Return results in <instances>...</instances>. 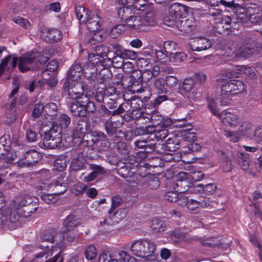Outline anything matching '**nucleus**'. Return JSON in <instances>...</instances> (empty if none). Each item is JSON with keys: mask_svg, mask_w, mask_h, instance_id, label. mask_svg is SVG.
Segmentation results:
<instances>
[{"mask_svg": "<svg viewBox=\"0 0 262 262\" xmlns=\"http://www.w3.org/2000/svg\"><path fill=\"white\" fill-rule=\"evenodd\" d=\"M236 18L247 26L262 25V14L260 8L256 4H251L246 8L238 7L233 8Z\"/></svg>", "mask_w": 262, "mask_h": 262, "instance_id": "nucleus-1", "label": "nucleus"}, {"mask_svg": "<svg viewBox=\"0 0 262 262\" xmlns=\"http://www.w3.org/2000/svg\"><path fill=\"white\" fill-rule=\"evenodd\" d=\"M31 197L25 193H19L14 200L12 204V211L10 214V220L11 222H15L18 219L15 217V213L17 214L18 217H27L30 215V213L34 212V211L25 210L24 207H27L28 204L32 201Z\"/></svg>", "mask_w": 262, "mask_h": 262, "instance_id": "nucleus-2", "label": "nucleus"}, {"mask_svg": "<svg viewBox=\"0 0 262 262\" xmlns=\"http://www.w3.org/2000/svg\"><path fill=\"white\" fill-rule=\"evenodd\" d=\"M130 249L132 253L139 257H152L156 250L154 242L147 239H139L132 242Z\"/></svg>", "mask_w": 262, "mask_h": 262, "instance_id": "nucleus-3", "label": "nucleus"}, {"mask_svg": "<svg viewBox=\"0 0 262 262\" xmlns=\"http://www.w3.org/2000/svg\"><path fill=\"white\" fill-rule=\"evenodd\" d=\"M68 187V184L65 182L62 177H59L52 181H43L36 186L37 190L50 191L53 192V194H62L67 191Z\"/></svg>", "mask_w": 262, "mask_h": 262, "instance_id": "nucleus-4", "label": "nucleus"}, {"mask_svg": "<svg viewBox=\"0 0 262 262\" xmlns=\"http://www.w3.org/2000/svg\"><path fill=\"white\" fill-rule=\"evenodd\" d=\"M56 232L55 230H51L50 231H46L41 236V242L39 244V248L40 249L42 250L43 251L41 252L36 255L33 262H38V259L40 257H43L46 255V258L49 256H52L53 254V248L52 246H49L46 243L53 244L55 242V237L56 236Z\"/></svg>", "mask_w": 262, "mask_h": 262, "instance_id": "nucleus-5", "label": "nucleus"}, {"mask_svg": "<svg viewBox=\"0 0 262 262\" xmlns=\"http://www.w3.org/2000/svg\"><path fill=\"white\" fill-rule=\"evenodd\" d=\"M61 132L58 127L55 128V126H52L48 131L44 133V137L41 142L39 143V146L42 148L54 149L61 143Z\"/></svg>", "mask_w": 262, "mask_h": 262, "instance_id": "nucleus-6", "label": "nucleus"}, {"mask_svg": "<svg viewBox=\"0 0 262 262\" xmlns=\"http://www.w3.org/2000/svg\"><path fill=\"white\" fill-rule=\"evenodd\" d=\"M252 127L249 122L239 123V119L236 115L230 116V141L236 142L245 133Z\"/></svg>", "mask_w": 262, "mask_h": 262, "instance_id": "nucleus-7", "label": "nucleus"}, {"mask_svg": "<svg viewBox=\"0 0 262 262\" xmlns=\"http://www.w3.org/2000/svg\"><path fill=\"white\" fill-rule=\"evenodd\" d=\"M187 7L180 3L172 4L169 9V14L164 18V24L173 27L176 23L183 18L186 14Z\"/></svg>", "mask_w": 262, "mask_h": 262, "instance_id": "nucleus-8", "label": "nucleus"}, {"mask_svg": "<svg viewBox=\"0 0 262 262\" xmlns=\"http://www.w3.org/2000/svg\"><path fill=\"white\" fill-rule=\"evenodd\" d=\"M218 85L221 88L219 95V103L226 106L229 102V76L228 71H222L220 77L217 79Z\"/></svg>", "mask_w": 262, "mask_h": 262, "instance_id": "nucleus-9", "label": "nucleus"}, {"mask_svg": "<svg viewBox=\"0 0 262 262\" xmlns=\"http://www.w3.org/2000/svg\"><path fill=\"white\" fill-rule=\"evenodd\" d=\"M63 86L71 99L82 100V97L87 96L84 94V84L81 81H65Z\"/></svg>", "mask_w": 262, "mask_h": 262, "instance_id": "nucleus-10", "label": "nucleus"}, {"mask_svg": "<svg viewBox=\"0 0 262 262\" xmlns=\"http://www.w3.org/2000/svg\"><path fill=\"white\" fill-rule=\"evenodd\" d=\"M262 49V47L259 45L256 46L254 43L246 45L241 47L232 55L233 59L235 60H239L249 58L252 55L256 53H259Z\"/></svg>", "mask_w": 262, "mask_h": 262, "instance_id": "nucleus-11", "label": "nucleus"}, {"mask_svg": "<svg viewBox=\"0 0 262 262\" xmlns=\"http://www.w3.org/2000/svg\"><path fill=\"white\" fill-rule=\"evenodd\" d=\"M38 54L32 51L20 57L18 64L19 70L24 73L34 69V61Z\"/></svg>", "mask_w": 262, "mask_h": 262, "instance_id": "nucleus-12", "label": "nucleus"}, {"mask_svg": "<svg viewBox=\"0 0 262 262\" xmlns=\"http://www.w3.org/2000/svg\"><path fill=\"white\" fill-rule=\"evenodd\" d=\"M190 49L193 51L200 52L206 50L212 46L211 41L204 36L193 38L189 42Z\"/></svg>", "mask_w": 262, "mask_h": 262, "instance_id": "nucleus-13", "label": "nucleus"}, {"mask_svg": "<svg viewBox=\"0 0 262 262\" xmlns=\"http://www.w3.org/2000/svg\"><path fill=\"white\" fill-rule=\"evenodd\" d=\"M18 61L17 57L14 55L7 56L0 64V76H2L5 71L10 72L16 67Z\"/></svg>", "mask_w": 262, "mask_h": 262, "instance_id": "nucleus-14", "label": "nucleus"}, {"mask_svg": "<svg viewBox=\"0 0 262 262\" xmlns=\"http://www.w3.org/2000/svg\"><path fill=\"white\" fill-rule=\"evenodd\" d=\"M41 37L48 42H57L62 38V34L56 29L45 28L41 31Z\"/></svg>", "mask_w": 262, "mask_h": 262, "instance_id": "nucleus-15", "label": "nucleus"}, {"mask_svg": "<svg viewBox=\"0 0 262 262\" xmlns=\"http://www.w3.org/2000/svg\"><path fill=\"white\" fill-rule=\"evenodd\" d=\"M179 90L182 94L187 95L188 97L191 99H193L196 94L194 82L192 79H185Z\"/></svg>", "mask_w": 262, "mask_h": 262, "instance_id": "nucleus-16", "label": "nucleus"}, {"mask_svg": "<svg viewBox=\"0 0 262 262\" xmlns=\"http://www.w3.org/2000/svg\"><path fill=\"white\" fill-rule=\"evenodd\" d=\"M85 20V23H83L86 24L88 30L89 31L94 32L99 29L100 27V17L97 14L90 13Z\"/></svg>", "mask_w": 262, "mask_h": 262, "instance_id": "nucleus-17", "label": "nucleus"}, {"mask_svg": "<svg viewBox=\"0 0 262 262\" xmlns=\"http://www.w3.org/2000/svg\"><path fill=\"white\" fill-rule=\"evenodd\" d=\"M194 26V22L192 18L187 19L184 16L174 25L181 32L188 33L191 32Z\"/></svg>", "mask_w": 262, "mask_h": 262, "instance_id": "nucleus-18", "label": "nucleus"}, {"mask_svg": "<svg viewBox=\"0 0 262 262\" xmlns=\"http://www.w3.org/2000/svg\"><path fill=\"white\" fill-rule=\"evenodd\" d=\"M83 72V67L79 63H74L70 68L66 81H80V76Z\"/></svg>", "mask_w": 262, "mask_h": 262, "instance_id": "nucleus-19", "label": "nucleus"}, {"mask_svg": "<svg viewBox=\"0 0 262 262\" xmlns=\"http://www.w3.org/2000/svg\"><path fill=\"white\" fill-rule=\"evenodd\" d=\"M125 23L129 29L133 30L140 29L146 26L143 18L140 15H129Z\"/></svg>", "mask_w": 262, "mask_h": 262, "instance_id": "nucleus-20", "label": "nucleus"}, {"mask_svg": "<svg viewBox=\"0 0 262 262\" xmlns=\"http://www.w3.org/2000/svg\"><path fill=\"white\" fill-rule=\"evenodd\" d=\"M83 73L85 78L88 79L91 83L98 80V74L97 73V69L93 66L87 64L83 66Z\"/></svg>", "mask_w": 262, "mask_h": 262, "instance_id": "nucleus-21", "label": "nucleus"}, {"mask_svg": "<svg viewBox=\"0 0 262 262\" xmlns=\"http://www.w3.org/2000/svg\"><path fill=\"white\" fill-rule=\"evenodd\" d=\"M130 76L124 77L122 78L121 84L124 88H127L132 86L135 84V81H132L133 78L135 80L140 81V78L142 77V72L141 71L134 70L132 72Z\"/></svg>", "mask_w": 262, "mask_h": 262, "instance_id": "nucleus-22", "label": "nucleus"}, {"mask_svg": "<svg viewBox=\"0 0 262 262\" xmlns=\"http://www.w3.org/2000/svg\"><path fill=\"white\" fill-rule=\"evenodd\" d=\"M81 99L76 100L75 102L72 103L70 106V111L75 116L84 117L86 116L84 104L81 103Z\"/></svg>", "mask_w": 262, "mask_h": 262, "instance_id": "nucleus-23", "label": "nucleus"}, {"mask_svg": "<svg viewBox=\"0 0 262 262\" xmlns=\"http://www.w3.org/2000/svg\"><path fill=\"white\" fill-rule=\"evenodd\" d=\"M71 122V118L66 114H61L59 116L56 120V122H53V125L55 126V128L56 129L57 127L61 130L62 129L67 128Z\"/></svg>", "mask_w": 262, "mask_h": 262, "instance_id": "nucleus-24", "label": "nucleus"}, {"mask_svg": "<svg viewBox=\"0 0 262 262\" xmlns=\"http://www.w3.org/2000/svg\"><path fill=\"white\" fill-rule=\"evenodd\" d=\"M208 107L212 114L219 117L224 124H228L229 123V117L228 116V112L227 110H225L221 113H218L216 105L213 102L210 103L208 104Z\"/></svg>", "mask_w": 262, "mask_h": 262, "instance_id": "nucleus-25", "label": "nucleus"}, {"mask_svg": "<svg viewBox=\"0 0 262 262\" xmlns=\"http://www.w3.org/2000/svg\"><path fill=\"white\" fill-rule=\"evenodd\" d=\"M80 224L79 219L73 215H68L63 222V225L69 231L73 230Z\"/></svg>", "mask_w": 262, "mask_h": 262, "instance_id": "nucleus-26", "label": "nucleus"}, {"mask_svg": "<svg viewBox=\"0 0 262 262\" xmlns=\"http://www.w3.org/2000/svg\"><path fill=\"white\" fill-rule=\"evenodd\" d=\"M88 130V125L84 121L79 122L74 131V136L75 138L82 139L85 133Z\"/></svg>", "mask_w": 262, "mask_h": 262, "instance_id": "nucleus-27", "label": "nucleus"}, {"mask_svg": "<svg viewBox=\"0 0 262 262\" xmlns=\"http://www.w3.org/2000/svg\"><path fill=\"white\" fill-rule=\"evenodd\" d=\"M25 159H27V164L31 166L35 164L40 159L39 153L35 150H30L24 153Z\"/></svg>", "mask_w": 262, "mask_h": 262, "instance_id": "nucleus-28", "label": "nucleus"}, {"mask_svg": "<svg viewBox=\"0 0 262 262\" xmlns=\"http://www.w3.org/2000/svg\"><path fill=\"white\" fill-rule=\"evenodd\" d=\"M150 227L155 233L162 232L165 230V224L157 218H154L151 220Z\"/></svg>", "mask_w": 262, "mask_h": 262, "instance_id": "nucleus-29", "label": "nucleus"}, {"mask_svg": "<svg viewBox=\"0 0 262 262\" xmlns=\"http://www.w3.org/2000/svg\"><path fill=\"white\" fill-rule=\"evenodd\" d=\"M246 86L242 81L237 80H230V93L233 94L242 93L245 90Z\"/></svg>", "mask_w": 262, "mask_h": 262, "instance_id": "nucleus-30", "label": "nucleus"}, {"mask_svg": "<svg viewBox=\"0 0 262 262\" xmlns=\"http://www.w3.org/2000/svg\"><path fill=\"white\" fill-rule=\"evenodd\" d=\"M190 185L191 183L189 180H176L174 188L177 189V191L179 193H183L189 190Z\"/></svg>", "mask_w": 262, "mask_h": 262, "instance_id": "nucleus-31", "label": "nucleus"}, {"mask_svg": "<svg viewBox=\"0 0 262 262\" xmlns=\"http://www.w3.org/2000/svg\"><path fill=\"white\" fill-rule=\"evenodd\" d=\"M89 62L86 64L93 66L94 67L102 65L103 66V62L104 58H103L101 56L95 52L91 53L88 56Z\"/></svg>", "mask_w": 262, "mask_h": 262, "instance_id": "nucleus-32", "label": "nucleus"}, {"mask_svg": "<svg viewBox=\"0 0 262 262\" xmlns=\"http://www.w3.org/2000/svg\"><path fill=\"white\" fill-rule=\"evenodd\" d=\"M75 13L77 19L82 24L85 23V19L91 12L89 11L86 12L83 7L79 6L76 7Z\"/></svg>", "mask_w": 262, "mask_h": 262, "instance_id": "nucleus-33", "label": "nucleus"}, {"mask_svg": "<svg viewBox=\"0 0 262 262\" xmlns=\"http://www.w3.org/2000/svg\"><path fill=\"white\" fill-rule=\"evenodd\" d=\"M115 258H117L120 262H136V259L132 257L126 251H119L116 255Z\"/></svg>", "mask_w": 262, "mask_h": 262, "instance_id": "nucleus-34", "label": "nucleus"}, {"mask_svg": "<svg viewBox=\"0 0 262 262\" xmlns=\"http://www.w3.org/2000/svg\"><path fill=\"white\" fill-rule=\"evenodd\" d=\"M189 127L183 129L181 133L182 139L186 142H193L196 140V135L194 132H190Z\"/></svg>", "mask_w": 262, "mask_h": 262, "instance_id": "nucleus-35", "label": "nucleus"}, {"mask_svg": "<svg viewBox=\"0 0 262 262\" xmlns=\"http://www.w3.org/2000/svg\"><path fill=\"white\" fill-rule=\"evenodd\" d=\"M119 54V57L123 59H133L134 60L137 57V53L134 51L130 50H126L123 49L122 52H118Z\"/></svg>", "mask_w": 262, "mask_h": 262, "instance_id": "nucleus-36", "label": "nucleus"}, {"mask_svg": "<svg viewBox=\"0 0 262 262\" xmlns=\"http://www.w3.org/2000/svg\"><path fill=\"white\" fill-rule=\"evenodd\" d=\"M81 103H84L86 115L88 113H93L96 110L95 104L92 101H90L88 96L82 97Z\"/></svg>", "mask_w": 262, "mask_h": 262, "instance_id": "nucleus-37", "label": "nucleus"}, {"mask_svg": "<svg viewBox=\"0 0 262 262\" xmlns=\"http://www.w3.org/2000/svg\"><path fill=\"white\" fill-rule=\"evenodd\" d=\"M57 110V107L56 104L53 102H50L47 104L44 108L46 115L51 117V120H52L53 117L56 115Z\"/></svg>", "mask_w": 262, "mask_h": 262, "instance_id": "nucleus-38", "label": "nucleus"}, {"mask_svg": "<svg viewBox=\"0 0 262 262\" xmlns=\"http://www.w3.org/2000/svg\"><path fill=\"white\" fill-rule=\"evenodd\" d=\"M126 29L125 26L123 24H118L112 28L110 31V35L115 38L119 36Z\"/></svg>", "mask_w": 262, "mask_h": 262, "instance_id": "nucleus-39", "label": "nucleus"}, {"mask_svg": "<svg viewBox=\"0 0 262 262\" xmlns=\"http://www.w3.org/2000/svg\"><path fill=\"white\" fill-rule=\"evenodd\" d=\"M171 236L172 237H174L178 240H184L187 242H191L192 241L198 239L197 237L186 236V235L184 233L180 232L179 231L172 232L171 233Z\"/></svg>", "mask_w": 262, "mask_h": 262, "instance_id": "nucleus-40", "label": "nucleus"}, {"mask_svg": "<svg viewBox=\"0 0 262 262\" xmlns=\"http://www.w3.org/2000/svg\"><path fill=\"white\" fill-rule=\"evenodd\" d=\"M116 63L118 67H122L123 72L126 74H130L135 70L134 64L131 62L128 61L122 63V61L118 62L117 61Z\"/></svg>", "mask_w": 262, "mask_h": 262, "instance_id": "nucleus-41", "label": "nucleus"}, {"mask_svg": "<svg viewBox=\"0 0 262 262\" xmlns=\"http://www.w3.org/2000/svg\"><path fill=\"white\" fill-rule=\"evenodd\" d=\"M131 13V10L127 7H122L118 9V16L126 23L128 19L129 14Z\"/></svg>", "mask_w": 262, "mask_h": 262, "instance_id": "nucleus-42", "label": "nucleus"}, {"mask_svg": "<svg viewBox=\"0 0 262 262\" xmlns=\"http://www.w3.org/2000/svg\"><path fill=\"white\" fill-rule=\"evenodd\" d=\"M165 80L163 78L156 79L154 82V87L158 91L159 93L163 94L167 92V90L164 88Z\"/></svg>", "mask_w": 262, "mask_h": 262, "instance_id": "nucleus-43", "label": "nucleus"}, {"mask_svg": "<svg viewBox=\"0 0 262 262\" xmlns=\"http://www.w3.org/2000/svg\"><path fill=\"white\" fill-rule=\"evenodd\" d=\"M237 70L244 73L246 75L252 79L256 78V75L253 70L250 67H246L243 66L236 67Z\"/></svg>", "mask_w": 262, "mask_h": 262, "instance_id": "nucleus-44", "label": "nucleus"}, {"mask_svg": "<svg viewBox=\"0 0 262 262\" xmlns=\"http://www.w3.org/2000/svg\"><path fill=\"white\" fill-rule=\"evenodd\" d=\"M84 255L87 259H93L97 255L96 248L92 245L88 246L85 249Z\"/></svg>", "mask_w": 262, "mask_h": 262, "instance_id": "nucleus-45", "label": "nucleus"}, {"mask_svg": "<svg viewBox=\"0 0 262 262\" xmlns=\"http://www.w3.org/2000/svg\"><path fill=\"white\" fill-rule=\"evenodd\" d=\"M94 52L104 58L107 56L108 53L110 52V48L104 45H98L95 47Z\"/></svg>", "mask_w": 262, "mask_h": 262, "instance_id": "nucleus-46", "label": "nucleus"}, {"mask_svg": "<svg viewBox=\"0 0 262 262\" xmlns=\"http://www.w3.org/2000/svg\"><path fill=\"white\" fill-rule=\"evenodd\" d=\"M177 45L173 41H168L164 43V48L167 55L171 56L173 54V51H176Z\"/></svg>", "mask_w": 262, "mask_h": 262, "instance_id": "nucleus-47", "label": "nucleus"}, {"mask_svg": "<svg viewBox=\"0 0 262 262\" xmlns=\"http://www.w3.org/2000/svg\"><path fill=\"white\" fill-rule=\"evenodd\" d=\"M117 124L115 122H112L110 120H107L105 123V128L106 133L108 135H114L117 129Z\"/></svg>", "mask_w": 262, "mask_h": 262, "instance_id": "nucleus-48", "label": "nucleus"}, {"mask_svg": "<svg viewBox=\"0 0 262 262\" xmlns=\"http://www.w3.org/2000/svg\"><path fill=\"white\" fill-rule=\"evenodd\" d=\"M240 159L239 164L241 168L244 170H248L249 167L248 155L247 154L241 153Z\"/></svg>", "mask_w": 262, "mask_h": 262, "instance_id": "nucleus-49", "label": "nucleus"}, {"mask_svg": "<svg viewBox=\"0 0 262 262\" xmlns=\"http://www.w3.org/2000/svg\"><path fill=\"white\" fill-rule=\"evenodd\" d=\"M147 118L158 125L160 123L161 120H162V117L157 111H153L150 115H149Z\"/></svg>", "mask_w": 262, "mask_h": 262, "instance_id": "nucleus-50", "label": "nucleus"}, {"mask_svg": "<svg viewBox=\"0 0 262 262\" xmlns=\"http://www.w3.org/2000/svg\"><path fill=\"white\" fill-rule=\"evenodd\" d=\"M13 21L14 23L20 25L26 29L31 27V24L29 21L27 19L21 17H15L13 19Z\"/></svg>", "mask_w": 262, "mask_h": 262, "instance_id": "nucleus-51", "label": "nucleus"}, {"mask_svg": "<svg viewBox=\"0 0 262 262\" xmlns=\"http://www.w3.org/2000/svg\"><path fill=\"white\" fill-rule=\"evenodd\" d=\"M90 169L92 170V172L94 173L97 177L105 173V170L103 167L95 164H91L90 165Z\"/></svg>", "mask_w": 262, "mask_h": 262, "instance_id": "nucleus-52", "label": "nucleus"}, {"mask_svg": "<svg viewBox=\"0 0 262 262\" xmlns=\"http://www.w3.org/2000/svg\"><path fill=\"white\" fill-rule=\"evenodd\" d=\"M201 244L207 247H215L219 245V242L215 238H207L201 241Z\"/></svg>", "mask_w": 262, "mask_h": 262, "instance_id": "nucleus-53", "label": "nucleus"}, {"mask_svg": "<svg viewBox=\"0 0 262 262\" xmlns=\"http://www.w3.org/2000/svg\"><path fill=\"white\" fill-rule=\"evenodd\" d=\"M122 199L120 196L118 195L113 196L112 198V205L111 208L108 210V213L111 214L115 208L118 207L120 205Z\"/></svg>", "mask_w": 262, "mask_h": 262, "instance_id": "nucleus-54", "label": "nucleus"}, {"mask_svg": "<svg viewBox=\"0 0 262 262\" xmlns=\"http://www.w3.org/2000/svg\"><path fill=\"white\" fill-rule=\"evenodd\" d=\"M189 173V180L191 179L193 182L200 181L204 179V174L201 171H191Z\"/></svg>", "mask_w": 262, "mask_h": 262, "instance_id": "nucleus-55", "label": "nucleus"}, {"mask_svg": "<svg viewBox=\"0 0 262 262\" xmlns=\"http://www.w3.org/2000/svg\"><path fill=\"white\" fill-rule=\"evenodd\" d=\"M132 168L130 166L125 164L124 165L120 166L119 165L118 166V173L122 177H127V174L130 173Z\"/></svg>", "mask_w": 262, "mask_h": 262, "instance_id": "nucleus-56", "label": "nucleus"}, {"mask_svg": "<svg viewBox=\"0 0 262 262\" xmlns=\"http://www.w3.org/2000/svg\"><path fill=\"white\" fill-rule=\"evenodd\" d=\"M197 187H201L202 189H204V191L206 194L213 193L216 189V186L213 183H209L205 185H203L202 184H198Z\"/></svg>", "mask_w": 262, "mask_h": 262, "instance_id": "nucleus-57", "label": "nucleus"}, {"mask_svg": "<svg viewBox=\"0 0 262 262\" xmlns=\"http://www.w3.org/2000/svg\"><path fill=\"white\" fill-rule=\"evenodd\" d=\"M165 80L166 85L170 88H172L177 86L178 80L176 76H167Z\"/></svg>", "mask_w": 262, "mask_h": 262, "instance_id": "nucleus-58", "label": "nucleus"}, {"mask_svg": "<svg viewBox=\"0 0 262 262\" xmlns=\"http://www.w3.org/2000/svg\"><path fill=\"white\" fill-rule=\"evenodd\" d=\"M56 194H53V192L51 194H44L41 195V199L46 203L49 204H53L56 202V198L54 196Z\"/></svg>", "mask_w": 262, "mask_h": 262, "instance_id": "nucleus-59", "label": "nucleus"}, {"mask_svg": "<svg viewBox=\"0 0 262 262\" xmlns=\"http://www.w3.org/2000/svg\"><path fill=\"white\" fill-rule=\"evenodd\" d=\"M155 137L157 140L164 139L168 135V130L165 128L155 129Z\"/></svg>", "mask_w": 262, "mask_h": 262, "instance_id": "nucleus-60", "label": "nucleus"}, {"mask_svg": "<svg viewBox=\"0 0 262 262\" xmlns=\"http://www.w3.org/2000/svg\"><path fill=\"white\" fill-rule=\"evenodd\" d=\"M252 139L256 143H259L262 141V127L261 126H257L255 129Z\"/></svg>", "mask_w": 262, "mask_h": 262, "instance_id": "nucleus-61", "label": "nucleus"}, {"mask_svg": "<svg viewBox=\"0 0 262 262\" xmlns=\"http://www.w3.org/2000/svg\"><path fill=\"white\" fill-rule=\"evenodd\" d=\"M170 57V59H173L174 62H179L186 58V55L184 52H176L173 53V54Z\"/></svg>", "mask_w": 262, "mask_h": 262, "instance_id": "nucleus-62", "label": "nucleus"}, {"mask_svg": "<svg viewBox=\"0 0 262 262\" xmlns=\"http://www.w3.org/2000/svg\"><path fill=\"white\" fill-rule=\"evenodd\" d=\"M45 106L41 103L36 104L32 112V115L35 118L38 117L43 112Z\"/></svg>", "mask_w": 262, "mask_h": 262, "instance_id": "nucleus-63", "label": "nucleus"}, {"mask_svg": "<svg viewBox=\"0 0 262 262\" xmlns=\"http://www.w3.org/2000/svg\"><path fill=\"white\" fill-rule=\"evenodd\" d=\"M155 54L157 59L161 62H164V59L166 58L167 56L168 55L167 53H164L160 48L155 50Z\"/></svg>", "mask_w": 262, "mask_h": 262, "instance_id": "nucleus-64", "label": "nucleus"}]
</instances>
